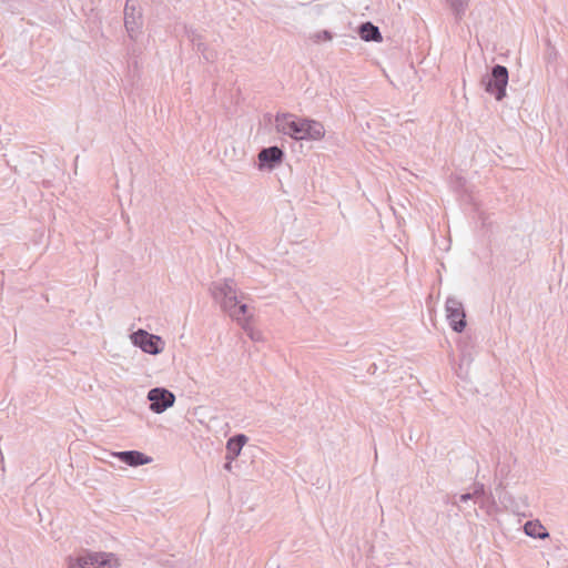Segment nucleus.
<instances>
[{"label":"nucleus","mask_w":568,"mask_h":568,"mask_svg":"<svg viewBox=\"0 0 568 568\" xmlns=\"http://www.w3.org/2000/svg\"><path fill=\"white\" fill-rule=\"evenodd\" d=\"M112 455L131 467L146 465L152 462L151 457L138 450L116 452Z\"/></svg>","instance_id":"10"},{"label":"nucleus","mask_w":568,"mask_h":568,"mask_svg":"<svg viewBox=\"0 0 568 568\" xmlns=\"http://www.w3.org/2000/svg\"><path fill=\"white\" fill-rule=\"evenodd\" d=\"M485 494V488H484V485L483 484H475L474 485V490L473 493H470V495L473 496V498H478L479 496H483Z\"/></svg>","instance_id":"20"},{"label":"nucleus","mask_w":568,"mask_h":568,"mask_svg":"<svg viewBox=\"0 0 568 568\" xmlns=\"http://www.w3.org/2000/svg\"><path fill=\"white\" fill-rule=\"evenodd\" d=\"M457 20H460L468 7L469 0H446Z\"/></svg>","instance_id":"16"},{"label":"nucleus","mask_w":568,"mask_h":568,"mask_svg":"<svg viewBox=\"0 0 568 568\" xmlns=\"http://www.w3.org/2000/svg\"><path fill=\"white\" fill-rule=\"evenodd\" d=\"M89 568H116L118 559L110 552H91L87 551Z\"/></svg>","instance_id":"8"},{"label":"nucleus","mask_w":568,"mask_h":568,"mask_svg":"<svg viewBox=\"0 0 568 568\" xmlns=\"http://www.w3.org/2000/svg\"><path fill=\"white\" fill-rule=\"evenodd\" d=\"M243 328V331L247 334V336L254 341V342H261L263 341V333L258 329H255L251 322H248L247 324L241 326Z\"/></svg>","instance_id":"18"},{"label":"nucleus","mask_w":568,"mask_h":568,"mask_svg":"<svg viewBox=\"0 0 568 568\" xmlns=\"http://www.w3.org/2000/svg\"><path fill=\"white\" fill-rule=\"evenodd\" d=\"M359 36L364 41H382V34L378 27L374 26L372 22H365L359 27Z\"/></svg>","instance_id":"13"},{"label":"nucleus","mask_w":568,"mask_h":568,"mask_svg":"<svg viewBox=\"0 0 568 568\" xmlns=\"http://www.w3.org/2000/svg\"><path fill=\"white\" fill-rule=\"evenodd\" d=\"M527 536L538 539H545L549 536L547 529L538 520H529L524 526Z\"/></svg>","instance_id":"14"},{"label":"nucleus","mask_w":568,"mask_h":568,"mask_svg":"<svg viewBox=\"0 0 568 568\" xmlns=\"http://www.w3.org/2000/svg\"><path fill=\"white\" fill-rule=\"evenodd\" d=\"M133 345L140 347L144 353L158 355L163 352L165 343L163 339L154 334H151L142 328L131 334Z\"/></svg>","instance_id":"4"},{"label":"nucleus","mask_w":568,"mask_h":568,"mask_svg":"<svg viewBox=\"0 0 568 568\" xmlns=\"http://www.w3.org/2000/svg\"><path fill=\"white\" fill-rule=\"evenodd\" d=\"M68 568H89L87 551H83L78 557L68 558Z\"/></svg>","instance_id":"17"},{"label":"nucleus","mask_w":568,"mask_h":568,"mask_svg":"<svg viewBox=\"0 0 568 568\" xmlns=\"http://www.w3.org/2000/svg\"><path fill=\"white\" fill-rule=\"evenodd\" d=\"M276 131L291 136L294 140L318 141L324 138V125L315 120L297 118L291 113H282L275 116Z\"/></svg>","instance_id":"1"},{"label":"nucleus","mask_w":568,"mask_h":568,"mask_svg":"<svg viewBox=\"0 0 568 568\" xmlns=\"http://www.w3.org/2000/svg\"><path fill=\"white\" fill-rule=\"evenodd\" d=\"M508 78L507 68L496 64L491 68L490 73L481 78L480 83L487 93L494 95L497 101H501L506 97Z\"/></svg>","instance_id":"2"},{"label":"nucleus","mask_w":568,"mask_h":568,"mask_svg":"<svg viewBox=\"0 0 568 568\" xmlns=\"http://www.w3.org/2000/svg\"><path fill=\"white\" fill-rule=\"evenodd\" d=\"M232 462H233V460L227 459V462H226V463H225V465H224V468H225L226 470H229V471H231V470H232Z\"/></svg>","instance_id":"22"},{"label":"nucleus","mask_w":568,"mask_h":568,"mask_svg":"<svg viewBox=\"0 0 568 568\" xmlns=\"http://www.w3.org/2000/svg\"><path fill=\"white\" fill-rule=\"evenodd\" d=\"M446 317L450 327L460 333L466 327V314L463 303L456 297H448L445 303Z\"/></svg>","instance_id":"6"},{"label":"nucleus","mask_w":568,"mask_h":568,"mask_svg":"<svg viewBox=\"0 0 568 568\" xmlns=\"http://www.w3.org/2000/svg\"><path fill=\"white\" fill-rule=\"evenodd\" d=\"M473 499L474 498L470 495V493L462 494L459 496L454 495L452 497V504L455 505V506H459V503H467V501L473 500Z\"/></svg>","instance_id":"19"},{"label":"nucleus","mask_w":568,"mask_h":568,"mask_svg":"<svg viewBox=\"0 0 568 568\" xmlns=\"http://www.w3.org/2000/svg\"><path fill=\"white\" fill-rule=\"evenodd\" d=\"M260 168L273 169L276 164L281 163L284 158V152L278 146L264 148L260 151L258 155Z\"/></svg>","instance_id":"9"},{"label":"nucleus","mask_w":568,"mask_h":568,"mask_svg":"<svg viewBox=\"0 0 568 568\" xmlns=\"http://www.w3.org/2000/svg\"><path fill=\"white\" fill-rule=\"evenodd\" d=\"M230 317L240 326H243L252 321L253 314L250 312L248 306L240 301L237 306L232 311Z\"/></svg>","instance_id":"12"},{"label":"nucleus","mask_w":568,"mask_h":568,"mask_svg":"<svg viewBox=\"0 0 568 568\" xmlns=\"http://www.w3.org/2000/svg\"><path fill=\"white\" fill-rule=\"evenodd\" d=\"M124 26L130 38H135L142 27V12L135 0H126L124 7Z\"/></svg>","instance_id":"7"},{"label":"nucleus","mask_w":568,"mask_h":568,"mask_svg":"<svg viewBox=\"0 0 568 568\" xmlns=\"http://www.w3.org/2000/svg\"><path fill=\"white\" fill-rule=\"evenodd\" d=\"M246 442L247 437L243 434H239L230 438L226 443V459L234 460L241 454V450Z\"/></svg>","instance_id":"11"},{"label":"nucleus","mask_w":568,"mask_h":568,"mask_svg":"<svg viewBox=\"0 0 568 568\" xmlns=\"http://www.w3.org/2000/svg\"><path fill=\"white\" fill-rule=\"evenodd\" d=\"M187 38L192 42L193 47L196 48L199 52H201L205 60H211V57L206 54V47L202 41V37L194 30H187Z\"/></svg>","instance_id":"15"},{"label":"nucleus","mask_w":568,"mask_h":568,"mask_svg":"<svg viewBox=\"0 0 568 568\" xmlns=\"http://www.w3.org/2000/svg\"><path fill=\"white\" fill-rule=\"evenodd\" d=\"M316 38H317V40L329 41V40H332V34H331V32L324 30V31L317 33Z\"/></svg>","instance_id":"21"},{"label":"nucleus","mask_w":568,"mask_h":568,"mask_svg":"<svg viewBox=\"0 0 568 568\" xmlns=\"http://www.w3.org/2000/svg\"><path fill=\"white\" fill-rule=\"evenodd\" d=\"M150 409L155 414H162L175 403V395L163 387H154L148 392Z\"/></svg>","instance_id":"5"},{"label":"nucleus","mask_w":568,"mask_h":568,"mask_svg":"<svg viewBox=\"0 0 568 568\" xmlns=\"http://www.w3.org/2000/svg\"><path fill=\"white\" fill-rule=\"evenodd\" d=\"M211 294L214 301L220 304L223 312L229 316L240 302L236 285L233 280L214 283L211 287Z\"/></svg>","instance_id":"3"}]
</instances>
